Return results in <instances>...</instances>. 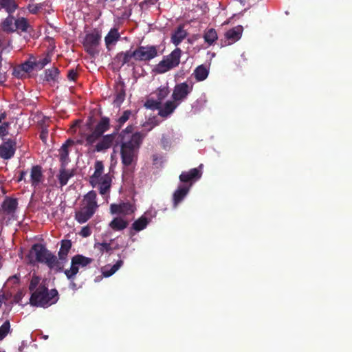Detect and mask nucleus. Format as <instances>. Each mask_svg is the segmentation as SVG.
<instances>
[{
	"label": "nucleus",
	"instance_id": "obj_48",
	"mask_svg": "<svg viewBox=\"0 0 352 352\" xmlns=\"http://www.w3.org/2000/svg\"><path fill=\"white\" fill-rule=\"evenodd\" d=\"M23 71L27 74L28 73L31 72L34 69H35L34 61H32L30 60L25 61L20 66Z\"/></svg>",
	"mask_w": 352,
	"mask_h": 352
},
{
	"label": "nucleus",
	"instance_id": "obj_3",
	"mask_svg": "<svg viewBox=\"0 0 352 352\" xmlns=\"http://www.w3.org/2000/svg\"><path fill=\"white\" fill-rule=\"evenodd\" d=\"M182 53L180 48H175L170 54L164 56L163 59L155 65L154 72L157 74H164L177 67L180 63Z\"/></svg>",
	"mask_w": 352,
	"mask_h": 352
},
{
	"label": "nucleus",
	"instance_id": "obj_16",
	"mask_svg": "<svg viewBox=\"0 0 352 352\" xmlns=\"http://www.w3.org/2000/svg\"><path fill=\"white\" fill-rule=\"evenodd\" d=\"M190 189V186L186 184H181L178 186L173 195V201L175 208L184 200Z\"/></svg>",
	"mask_w": 352,
	"mask_h": 352
},
{
	"label": "nucleus",
	"instance_id": "obj_2",
	"mask_svg": "<svg viewBox=\"0 0 352 352\" xmlns=\"http://www.w3.org/2000/svg\"><path fill=\"white\" fill-rule=\"evenodd\" d=\"M58 299V293L56 289L48 290L45 285H40L32 292L30 304L34 307H48L56 303Z\"/></svg>",
	"mask_w": 352,
	"mask_h": 352
},
{
	"label": "nucleus",
	"instance_id": "obj_27",
	"mask_svg": "<svg viewBox=\"0 0 352 352\" xmlns=\"http://www.w3.org/2000/svg\"><path fill=\"white\" fill-rule=\"evenodd\" d=\"M129 222L122 217H115L109 223V226L114 231H122L127 228Z\"/></svg>",
	"mask_w": 352,
	"mask_h": 352
},
{
	"label": "nucleus",
	"instance_id": "obj_35",
	"mask_svg": "<svg viewBox=\"0 0 352 352\" xmlns=\"http://www.w3.org/2000/svg\"><path fill=\"white\" fill-rule=\"evenodd\" d=\"M16 31H21L22 32H27L30 25L27 20L24 17H19L15 19L14 21Z\"/></svg>",
	"mask_w": 352,
	"mask_h": 352
},
{
	"label": "nucleus",
	"instance_id": "obj_32",
	"mask_svg": "<svg viewBox=\"0 0 352 352\" xmlns=\"http://www.w3.org/2000/svg\"><path fill=\"white\" fill-rule=\"evenodd\" d=\"M205 42L209 45H212L218 39L217 31L214 28L206 30L204 34Z\"/></svg>",
	"mask_w": 352,
	"mask_h": 352
},
{
	"label": "nucleus",
	"instance_id": "obj_60",
	"mask_svg": "<svg viewBox=\"0 0 352 352\" xmlns=\"http://www.w3.org/2000/svg\"><path fill=\"white\" fill-rule=\"evenodd\" d=\"M5 298V296L4 295H1L0 296V307H1L2 305V303H3V300Z\"/></svg>",
	"mask_w": 352,
	"mask_h": 352
},
{
	"label": "nucleus",
	"instance_id": "obj_23",
	"mask_svg": "<svg viewBox=\"0 0 352 352\" xmlns=\"http://www.w3.org/2000/svg\"><path fill=\"white\" fill-rule=\"evenodd\" d=\"M74 176V171L72 170L66 169V166H60L59 169V174L58 175V179L61 186H65L68 180Z\"/></svg>",
	"mask_w": 352,
	"mask_h": 352
},
{
	"label": "nucleus",
	"instance_id": "obj_7",
	"mask_svg": "<svg viewBox=\"0 0 352 352\" xmlns=\"http://www.w3.org/2000/svg\"><path fill=\"white\" fill-rule=\"evenodd\" d=\"M193 89V84L187 82L177 84L173 89L172 98L175 102L180 103L187 98Z\"/></svg>",
	"mask_w": 352,
	"mask_h": 352
},
{
	"label": "nucleus",
	"instance_id": "obj_15",
	"mask_svg": "<svg viewBox=\"0 0 352 352\" xmlns=\"http://www.w3.org/2000/svg\"><path fill=\"white\" fill-rule=\"evenodd\" d=\"M44 181L42 167L39 165L33 166L30 171V183L32 187L37 188Z\"/></svg>",
	"mask_w": 352,
	"mask_h": 352
},
{
	"label": "nucleus",
	"instance_id": "obj_17",
	"mask_svg": "<svg viewBox=\"0 0 352 352\" xmlns=\"http://www.w3.org/2000/svg\"><path fill=\"white\" fill-rule=\"evenodd\" d=\"M97 194L96 191L91 190L84 196L83 201L85 202V206L83 208L89 209L96 212L98 205L96 201Z\"/></svg>",
	"mask_w": 352,
	"mask_h": 352
},
{
	"label": "nucleus",
	"instance_id": "obj_45",
	"mask_svg": "<svg viewBox=\"0 0 352 352\" xmlns=\"http://www.w3.org/2000/svg\"><path fill=\"white\" fill-rule=\"evenodd\" d=\"M45 3L29 4L28 6V10L31 14H36L43 9Z\"/></svg>",
	"mask_w": 352,
	"mask_h": 352
},
{
	"label": "nucleus",
	"instance_id": "obj_22",
	"mask_svg": "<svg viewBox=\"0 0 352 352\" xmlns=\"http://www.w3.org/2000/svg\"><path fill=\"white\" fill-rule=\"evenodd\" d=\"M94 213V212L82 207L80 210L75 212L74 217L77 222L82 224L89 220Z\"/></svg>",
	"mask_w": 352,
	"mask_h": 352
},
{
	"label": "nucleus",
	"instance_id": "obj_29",
	"mask_svg": "<svg viewBox=\"0 0 352 352\" xmlns=\"http://www.w3.org/2000/svg\"><path fill=\"white\" fill-rule=\"evenodd\" d=\"M60 74V70L56 67H52L45 71L44 80L49 82H58V76Z\"/></svg>",
	"mask_w": 352,
	"mask_h": 352
},
{
	"label": "nucleus",
	"instance_id": "obj_51",
	"mask_svg": "<svg viewBox=\"0 0 352 352\" xmlns=\"http://www.w3.org/2000/svg\"><path fill=\"white\" fill-rule=\"evenodd\" d=\"M91 228L89 226H86L82 228L79 234L82 237H88L91 234Z\"/></svg>",
	"mask_w": 352,
	"mask_h": 352
},
{
	"label": "nucleus",
	"instance_id": "obj_40",
	"mask_svg": "<svg viewBox=\"0 0 352 352\" xmlns=\"http://www.w3.org/2000/svg\"><path fill=\"white\" fill-rule=\"evenodd\" d=\"M10 332V323L8 320H6L0 327V341L3 340Z\"/></svg>",
	"mask_w": 352,
	"mask_h": 352
},
{
	"label": "nucleus",
	"instance_id": "obj_42",
	"mask_svg": "<svg viewBox=\"0 0 352 352\" xmlns=\"http://www.w3.org/2000/svg\"><path fill=\"white\" fill-rule=\"evenodd\" d=\"M169 94V89L168 87H161L157 89L155 91L157 100L162 102Z\"/></svg>",
	"mask_w": 352,
	"mask_h": 352
},
{
	"label": "nucleus",
	"instance_id": "obj_5",
	"mask_svg": "<svg viewBox=\"0 0 352 352\" xmlns=\"http://www.w3.org/2000/svg\"><path fill=\"white\" fill-rule=\"evenodd\" d=\"M100 41L101 34L98 30L94 29L91 32L87 33L82 43L85 51L92 56L98 54V47L100 43Z\"/></svg>",
	"mask_w": 352,
	"mask_h": 352
},
{
	"label": "nucleus",
	"instance_id": "obj_8",
	"mask_svg": "<svg viewBox=\"0 0 352 352\" xmlns=\"http://www.w3.org/2000/svg\"><path fill=\"white\" fill-rule=\"evenodd\" d=\"M202 168L203 164H200L197 168H191L188 171H183L179 177V181L184 184L189 186L190 188L192 184L201 177Z\"/></svg>",
	"mask_w": 352,
	"mask_h": 352
},
{
	"label": "nucleus",
	"instance_id": "obj_24",
	"mask_svg": "<svg viewBox=\"0 0 352 352\" xmlns=\"http://www.w3.org/2000/svg\"><path fill=\"white\" fill-rule=\"evenodd\" d=\"M187 32L182 25H179L171 36V41L175 45H179L186 37Z\"/></svg>",
	"mask_w": 352,
	"mask_h": 352
},
{
	"label": "nucleus",
	"instance_id": "obj_57",
	"mask_svg": "<svg viewBox=\"0 0 352 352\" xmlns=\"http://www.w3.org/2000/svg\"><path fill=\"white\" fill-rule=\"evenodd\" d=\"M26 174H27V172H26V171H25V170H21V171L20 172V175H19V178H18V179H17V182H21V181H22V180H23V179H25V175H26Z\"/></svg>",
	"mask_w": 352,
	"mask_h": 352
},
{
	"label": "nucleus",
	"instance_id": "obj_6",
	"mask_svg": "<svg viewBox=\"0 0 352 352\" xmlns=\"http://www.w3.org/2000/svg\"><path fill=\"white\" fill-rule=\"evenodd\" d=\"M134 51L136 61L148 62L158 56V47L156 45H140Z\"/></svg>",
	"mask_w": 352,
	"mask_h": 352
},
{
	"label": "nucleus",
	"instance_id": "obj_49",
	"mask_svg": "<svg viewBox=\"0 0 352 352\" xmlns=\"http://www.w3.org/2000/svg\"><path fill=\"white\" fill-rule=\"evenodd\" d=\"M9 126L10 123L8 122H4L0 125V137H3L8 135Z\"/></svg>",
	"mask_w": 352,
	"mask_h": 352
},
{
	"label": "nucleus",
	"instance_id": "obj_25",
	"mask_svg": "<svg viewBox=\"0 0 352 352\" xmlns=\"http://www.w3.org/2000/svg\"><path fill=\"white\" fill-rule=\"evenodd\" d=\"M125 96L124 83L123 82H120L116 87V95L113 100V104L118 107L120 106L124 100Z\"/></svg>",
	"mask_w": 352,
	"mask_h": 352
},
{
	"label": "nucleus",
	"instance_id": "obj_19",
	"mask_svg": "<svg viewBox=\"0 0 352 352\" xmlns=\"http://www.w3.org/2000/svg\"><path fill=\"white\" fill-rule=\"evenodd\" d=\"M120 39V34L117 28H111L104 37V43L106 47L109 50L111 46L115 45Z\"/></svg>",
	"mask_w": 352,
	"mask_h": 352
},
{
	"label": "nucleus",
	"instance_id": "obj_58",
	"mask_svg": "<svg viewBox=\"0 0 352 352\" xmlns=\"http://www.w3.org/2000/svg\"><path fill=\"white\" fill-rule=\"evenodd\" d=\"M123 264V261L122 260H119L114 264L112 267L117 271Z\"/></svg>",
	"mask_w": 352,
	"mask_h": 352
},
{
	"label": "nucleus",
	"instance_id": "obj_55",
	"mask_svg": "<svg viewBox=\"0 0 352 352\" xmlns=\"http://www.w3.org/2000/svg\"><path fill=\"white\" fill-rule=\"evenodd\" d=\"M116 272V270L113 267H111L109 270L103 271L102 274L105 277H109L111 275H113Z\"/></svg>",
	"mask_w": 352,
	"mask_h": 352
},
{
	"label": "nucleus",
	"instance_id": "obj_18",
	"mask_svg": "<svg viewBox=\"0 0 352 352\" xmlns=\"http://www.w3.org/2000/svg\"><path fill=\"white\" fill-rule=\"evenodd\" d=\"M18 206V201L15 198L6 197L2 203L1 207L3 212L6 214H14Z\"/></svg>",
	"mask_w": 352,
	"mask_h": 352
},
{
	"label": "nucleus",
	"instance_id": "obj_12",
	"mask_svg": "<svg viewBox=\"0 0 352 352\" xmlns=\"http://www.w3.org/2000/svg\"><path fill=\"white\" fill-rule=\"evenodd\" d=\"M16 147V140L8 139L0 145V157L4 160L12 158L15 153Z\"/></svg>",
	"mask_w": 352,
	"mask_h": 352
},
{
	"label": "nucleus",
	"instance_id": "obj_62",
	"mask_svg": "<svg viewBox=\"0 0 352 352\" xmlns=\"http://www.w3.org/2000/svg\"><path fill=\"white\" fill-rule=\"evenodd\" d=\"M12 278L15 280L14 283H18L19 280V278L17 277L16 275H14V276H12Z\"/></svg>",
	"mask_w": 352,
	"mask_h": 352
},
{
	"label": "nucleus",
	"instance_id": "obj_9",
	"mask_svg": "<svg viewBox=\"0 0 352 352\" xmlns=\"http://www.w3.org/2000/svg\"><path fill=\"white\" fill-rule=\"evenodd\" d=\"M72 248L70 240H63L60 248L58 251V258H56V272H60L64 269L65 264L67 262V255Z\"/></svg>",
	"mask_w": 352,
	"mask_h": 352
},
{
	"label": "nucleus",
	"instance_id": "obj_26",
	"mask_svg": "<svg viewBox=\"0 0 352 352\" xmlns=\"http://www.w3.org/2000/svg\"><path fill=\"white\" fill-rule=\"evenodd\" d=\"M99 192L100 194L104 195L107 194L111 188V178L109 174H105L101 177L100 180H99Z\"/></svg>",
	"mask_w": 352,
	"mask_h": 352
},
{
	"label": "nucleus",
	"instance_id": "obj_28",
	"mask_svg": "<svg viewBox=\"0 0 352 352\" xmlns=\"http://www.w3.org/2000/svg\"><path fill=\"white\" fill-rule=\"evenodd\" d=\"M18 8L15 0H0V10L3 9L8 14H13Z\"/></svg>",
	"mask_w": 352,
	"mask_h": 352
},
{
	"label": "nucleus",
	"instance_id": "obj_10",
	"mask_svg": "<svg viewBox=\"0 0 352 352\" xmlns=\"http://www.w3.org/2000/svg\"><path fill=\"white\" fill-rule=\"evenodd\" d=\"M243 30V28L241 25H237L228 30L225 33L224 39H221V47L230 45L239 41L242 36Z\"/></svg>",
	"mask_w": 352,
	"mask_h": 352
},
{
	"label": "nucleus",
	"instance_id": "obj_38",
	"mask_svg": "<svg viewBox=\"0 0 352 352\" xmlns=\"http://www.w3.org/2000/svg\"><path fill=\"white\" fill-rule=\"evenodd\" d=\"M79 266H78L74 261H71V267L69 269L65 270L64 273L67 278L70 280H74L76 278V274L79 271Z\"/></svg>",
	"mask_w": 352,
	"mask_h": 352
},
{
	"label": "nucleus",
	"instance_id": "obj_47",
	"mask_svg": "<svg viewBox=\"0 0 352 352\" xmlns=\"http://www.w3.org/2000/svg\"><path fill=\"white\" fill-rule=\"evenodd\" d=\"M40 280H41V278L39 276L33 275L31 278L30 283L29 290L31 292H34L37 289V287L39 286L38 285H39Z\"/></svg>",
	"mask_w": 352,
	"mask_h": 352
},
{
	"label": "nucleus",
	"instance_id": "obj_50",
	"mask_svg": "<svg viewBox=\"0 0 352 352\" xmlns=\"http://www.w3.org/2000/svg\"><path fill=\"white\" fill-rule=\"evenodd\" d=\"M12 74L18 78H22L26 76L25 72L20 66L14 69Z\"/></svg>",
	"mask_w": 352,
	"mask_h": 352
},
{
	"label": "nucleus",
	"instance_id": "obj_1",
	"mask_svg": "<svg viewBox=\"0 0 352 352\" xmlns=\"http://www.w3.org/2000/svg\"><path fill=\"white\" fill-rule=\"evenodd\" d=\"M133 125H129L116 134V146L120 147L121 162L124 168L136 164L140 148L146 136L142 132L133 133Z\"/></svg>",
	"mask_w": 352,
	"mask_h": 352
},
{
	"label": "nucleus",
	"instance_id": "obj_20",
	"mask_svg": "<svg viewBox=\"0 0 352 352\" xmlns=\"http://www.w3.org/2000/svg\"><path fill=\"white\" fill-rule=\"evenodd\" d=\"M74 143L73 140H67L59 149V160L60 166H66L69 162V146Z\"/></svg>",
	"mask_w": 352,
	"mask_h": 352
},
{
	"label": "nucleus",
	"instance_id": "obj_54",
	"mask_svg": "<svg viewBox=\"0 0 352 352\" xmlns=\"http://www.w3.org/2000/svg\"><path fill=\"white\" fill-rule=\"evenodd\" d=\"M39 136L41 140L45 142L48 137V131L46 129H43Z\"/></svg>",
	"mask_w": 352,
	"mask_h": 352
},
{
	"label": "nucleus",
	"instance_id": "obj_52",
	"mask_svg": "<svg viewBox=\"0 0 352 352\" xmlns=\"http://www.w3.org/2000/svg\"><path fill=\"white\" fill-rule=\"evenodd\" d=\"M78 74L76 69H71L68 71L67 78L69 80L76 81L78 78Z\"/></svg>",
	"mask_w": 352,
	"mask_h": 352
},
{
	"label": "nucleus",
	"instance_id": "obj_44",
	"mask_svg": "<svg viewBox=\"0 0 352 352\" xmlns=\"http://www.w3.org/2000/svg\"><path fill=\"white\" fill-rule=\"evenodd\" d=\"M103 174V172H99V171H96L95 170L94 174L90 176L89 177V184H91V186L92 187H96L98 184L99 183V180H100L101 177H102L103 176H102Z\"/></svg>",
	"mask_w": 352,
	"mask_h": 352
},
{
	"label": "nucleus",
	"instance_id": "obj_14",
	"mask_svg": "<svg viewBox=\"0 0 352 352\" xmlns=\"http://www.w3.org/2000/svg\"><path fill=\"white\" fill-rule=\"evenodd\" d=\"M116 132H113L111 134L106 135L102 136V139L97 143L95 146V151L97 152H101L111 146L114 142L115 147L116 146Z\"/></svg>",
	"mask_w": 352,
	"mask_h": 352
},
{
	"label": "nucleus",
	"instance_id": "obj_53",
	"mask_svg": "<svg viewBox=\"0 0 352 352\" xmlns=\"http://www.w3.org/2000/svg\"><path fill=\"white\" fill-rule=\"evenodd\" d=\"M95 170L104 172V164L102 161H96L94 164Z\"/></svg>",
	"mask_w": 352,
	"mask_h": 352
},
{
	"label": "nucleus",
	"instance_id": "obj_21",
	"mask_svg": "<svg viewBox=\"0 0 352 352\" xmlns=\"http://www.w3.org/2000/svg\"><path fill=\"white\" fill-rule=\"evenodd\" d=\"M15 18L12 14L5 18L1 22V27L3 32L7 34H12L16 32L15 28Z\"/></svg>",
	"mask_w": 352,
	"mask_h": 352
},
{
	"label": "nucleus",
	"instance_id": "obj_41",
	"mask_svg": "<svg viewBox=\"0 0 352 352\" xmlns=\"http://www.w3.org/2000/svg\"><path fill=\"white\" fill-rule=\"evenodd\" d=\"M102 135L97 133L96 131H93L91 133L88 134L86 136V146L92 145L94 144L98 140H99Z\"/></svg>",
	"mask_w": 352,
	"mask_h": 352
},
{
	"label": "nucleus",
	"instance_id": "obj_31",
	"mask_svg": "<svg viewBox=\"0 0 352 352\" xmlns=\"http://www.w3.org/2000/svg\"><path fill=\"white\" fill-rule=\"evenodd\" d=\"M110 127V120L107 117H102L99 122L94 128V131L100 134L102 136L104 132L109 130Z\"/></svg>",
	"mask_w": 352,
	"mask_h": 352
},
{
	"label": "nucleus",
	"instance_id": "obj_59",
	"mask_svg": "<svg viewBox=\"0 0 352 352\" xmlns=\"http://www.w3.org/2000/svg\"><path fill=\"white\" fill-rule=\"evenodd\" d=\"M7 114L5 111L1 112L0 113V122H1L2 120H5L6 118Z\"/></svg>",
	"mask_w": 352,
	"mask_h": 352
},
{
	"label": "nucleus",
	"instance_id": "obj_39",
	"mask_svg": "<svg viewBox=\"0 0 352 352\" xmlns=\"http://www.w3.org/2000/svg\"><path fill=\"white\" fill-rule=\"evenodd\" d=\"M52 60V58L49 54H47L43 58L39 59L38 60H33L35 69H42L46 65L50 63Z\"/></svg>",
	"mask_w": 352,
	"mask_h": 352
},
{
	"label": "nucleus",
	"instance_id": "obj_34",
	"mask_svg": "<svg viewBox=\"0 0 352 352\" xmlns=\"http://www.w3.org/2000/svg\"><path fill=\"white\" fill-rule=\"evenodd\" d=\"M148 223V219L142 215L133 223L131 228L136 232H140L146 228Z\"/></svg>",
	"mask_w": 352,
	"mask_h": 352
},
{
	"label": "nucleus",
	"instance_id": "obj_43",
	"mask_svg": "<svg viewBox=\"0 0 352 352\" xmlns=\"http://www.w3.org/2000/svg\"><path fill=\"white\" fill-rule=\"evenodd\" d=\"M161 104H162V103L160 102V101H159L157 100L148 99L146 101L144 106L146 108L151 109V110H155V109L159 110L161 107Z\"/></svg>",
	"mask_w": 352,
	"mask_h": 352
},
{
	"label": "nucleus",
	"instance_id": "obj_46",
	"mask_svg": "<svg viewBox=\"0 0 352 352\" xmlns=\"http://www.w3.org/2000/svg\"><path fill=\"white\" fill-rule=\"evenodd\" d=\"M95 248H98L101 253H111L113 250L111 244L108 243H98L95 244Z\"/></svg>",
	"mask_w": 352,
	"mask_h": 352
},
{
	"label": "nucleus",
	"instance_id": "obj_56",
	"mask_svg": "<svg viewBox=\"0 0 352 352\" xmlns=\"http://www.w3.org/2000/svg\"><path fill=\"white\" fill-rule=\"evenodd\" d=\"M161 143L164 149L169 146V140L164 136H162L161 139Z\"/></svg>",
	"mask_w": 352,
	"mask_h": 352
},
{
	"label": "nucleus",
	"instance_id": "obj_30",
	"mask_svg": "<svg viewBox=\"0 0 352 352\" xmlns=\"http://www.w3.org/2000/svg\"><path fill=\"white\" fill-rule=\"evenodd\" d=\"M175 102L167 101L163 108L162 107L159 109L158 114L162 118H166L170 115L176 109L177 104H175Z\"/></svg>",
	"mask_w": 352,
	"mask_h": 352
},
{
	"label": "nucleus",
	"instance_id": "obj_4",
	"mask_svg": "<svg viewBox=\"0 0 352 352\" xmlns=\"http://www.w3.org/2000/svg\"><path fill=\"white\" fill-rule=\"evenodd\" d=\"M31 253L35 255L37 262L45 264L50 270L56 272V256L53 254L47 248L40 243H36L32 247Z\"/></svg>",
	"mask_w": 352,
	"mask_h": 352
},
{
	"label": "nucleus",
	"instance_id": "obj_61",
	"mask_svg": "<svg viewBox=\"0 0 352 352\" xmlns=\"http://www.w3.org/2000/svg\"><path fill=\"white\" fill-rule=\"evenodd\" d=\"M71 281H72V283H71V284H70L71 287H72V289H75V288H76V283H74V282H73V280H71Z\"/></svg>",
	"mask_w": 352,
	"mask_h": 352
},
{
	"label": "nucleus",
	"instance_id": "obj_11",
	"mask_svg": "<svg viewBox=\"0 0 352 352\" xmlns=\"http://www.w3.org/2000/svg\"><path fill=\"white\" fill-rule=\"evenodd\" d=\"M135 51L127 50L125 52H120L118 53L115 58L114 61L116 63L120 64L121 67L126 65L128 67H133L135 60Z\"/></svg>",
	"mask_w": 352,
	"mask_h": 352
},
{
	"label": "nucleus",
	"instance_id": "obj_33",
	"mask_svg": "<svg viewBox=\"0 0 352 352\" xmlns=\"http://www.w3.org/2000/svg\"><path fill=\"white\" fill-rule=\"evenodd\" d=\"M131 111L126 110L123 112L122 115L119 117L116 121L115 125H113L114 132H118L126 122L129 119L131 115Z\"/></svg>",
	"mask_w": 352,
	"mask_h": 352
},
{
	"label": "nucleus",
	"instance_id": "obj_37",
	"mask_svg": "<svg viewBox=\"0 0 352 352\" xmlns=\"http://www.w3.org/2000/svg\"><path fill=\"white\" fill-rule=\"evenodd\" d=\"M72 260L79 267H86L89 265L93 259L86 257L82 254H76L72 258Z\"/></svg>",
	"mask_w": 352,
	"mask_h": 352
},
{
	"label": "nucleus",
	"instance_id": "obj_36",
	"mask_svg": "<svg viewBox=\"0 0 352 352\" xmlns=\"http://www.w3.org/2000/svg\"><path fill=\"white\" fill-rule=\"evenodd\" d=\"M209 72L203 65L198 66L194 71V75L197 81H203L208 77Z\"/></svg>",
	"mask_w": 352,
	"mask_h": 352
},
{
	"label": "nucleus",
	"instance_id": "obj_13",
	"mask_svg": "<svg viewBox=\"0 0 352 352\" xmlns=\"http://www.w3.org/2000/svg\"><path fill=\"white\" fill-rule=\"evenodd\" d=\"M134 210V206L129 202H123L119 204H112L110 206V211L113 214L126 216L133 213Z\"/></svg>",
	"mask_w": 352,
	"mask_h": 352
}]
</instances>
